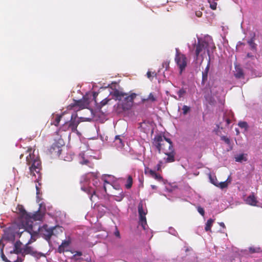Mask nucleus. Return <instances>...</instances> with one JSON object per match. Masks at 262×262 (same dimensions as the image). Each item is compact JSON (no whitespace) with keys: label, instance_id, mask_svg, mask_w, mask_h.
Segmentation results:
<instances>
[{"label":"nucleus","instance_id":"7","mask_svg":"<svg viewBox=\"0 0 262 262\" xmlns=\"http://www.w3.org/2000/svg\"><path fill=\"white\" fill-rule=\"evenodd\" d=\"M174 60L180 70V74L181 75L187 66V58L184 54H182L177 51L174 58Z\"/></svg>","mask_w":262,"mask_h":262},{"label":"nucleus","instance_id":"22","mask_svg":"<svg viewBox=\"0 0 262 262\" xmlns=\"http://www.w3.org/2000/svg\"><path fill=\"white\" fill-rule=\"evenodd\" d=\"M156 100L157 97H156V96L152 93H150L147 98H142L141 101L142 102L144 103L145 102L148 101L154 102H155Z\"/></svg>","mask_w":262,"mask_h":262},{"label":"nucleus","instance_id":"57","mask_svg":"<svg viewBox=\"0 0 262 262\" xmlns=\"http://www.w3.org/2000/svg\"><path fill=\"white\" fill-rule=\"evenodd\" d=\"M95 179H96V181H95V180H93V181H95L94 182L95 183H97V179H96V178H95Z\"/></svg>","mask_w":262,"mask_h":262},{"label":"nucleus","instance_id":"51","mask_svg":"<svg viewBox=\"0 0 262 262\" xmlns=\"http://www.w3.org/2000/svg\"><path fill=\"white\" fill-rule=\"evenodd\" d=\"M23 259L20 257H17V258L15 260L17 262H22Z\"/></svg>","mask_w":262,"mask_h":262},{"label":"nucleus","instance_id":"53","mask_svg":"<svg viewBox=\"0 0 262 262\" xmlns=\"http://www.w3.org/2000/svg\"><path fill=\"white\" fill-rule=\"evenodd\" d=\"M117 201H121L122 200V198H117V199H116Z\"/></svg>","mask_w":262,"mask_h":262},{"label":"nucleus","instance_id":"23","mask_svg":"<svg viewBox=\"0 0 262 262\" xmlns=\"http://www.w3.org/2000/svg\"><path fill=\"white\" fill-rule=\"evenodd\" d=\"M62 117V115H54L52 118L53 120L52 121L51 124H54L55 126H58Z\"/></svg>","mask_w":262,"mask_h":262},{"label":"nucleus","instance_id":"59","mask_svg":"<svg viewBox=\"0 0 262 262\" xmlns=\"http://www.w3.org/2000/svg\"><path fill=\"white\" fill-rule=\"evenodd\" d=\"M152 187L153 188H156V186H154V185H152Z\"/></svg>","mask_w":262,"mask_h":262},{"label":"nucleus","instance_id":"18","mask_svg":"<svg viewBox=\"0 0 262 262\" xmlns=\"http://www.w3.org/2000/svg\"><path fill=\"white\" fill-rule=\"evenodd\" d=\"M210 68V61L208 62L205 69L202 72V83L204 84L208 79V74Z\"/></svg>","mask_w":262,"mask_h":262},{"label":"nucleus","instance_id":"8","mask_svg":"<svg viewBox=\"0 0 262 262\" xmlns=\"http://www.w3.org/2000/svg\"><path fill=\"white\" fill-rule=\"evenodd\" d=\"M56 227H50L47 225H43L41 227L37 229L38 233L47 241H50L51 236L54 235V230L56 229Z\"/></svg>","mask_w":262,"mask_h":262},{"label":"nucleus","instance_id":"33","mask_svg":"<svg viewBox=\"0 0 262 262\" xmlns=\"http://www.w3.org/2000/svg\"><path fill=\"white\" fill-rule=\"evenodd\" d=\"M116 144H119V146L122 147L124 146V144L122 142V139L120 138V136H116L115 137V140Z\"/></svg>","mask_w":262,"mask_h":262},{"label":"nucleus","instance_id":"21","mask_svg":"<svg viewBox=\"0 0 262 262\" xmlns=\"http://www.w3.org/2000/svg\"><path fill=\"white\" fill-rule=\"evenodd\" d=\"M70 244V242L68 241H64L62 242L61 244L59 246L58 248V252L60 253H63L65 251V249L68 247Z\"/></svg>","mask_w":262,"mask_h":262},{"label":"nucleus","instance_id":"49","mask_svg":"<svg viewBox=\"0 0 262 262\" xmlns=\"http://www.w3.org/2000/svg\"><path fill=\"white\" fill-rule=\"evenodd\" d=\"M2 258L3 260L4 261H5V262H7V261H8V260H9L7 259V258L5 256V255H4V254L3 253L2 254Z\"/></svg>","mask_w":262,"mask_h":262},{"label":"nucleus","instance_id":"26","mask_svg":"<svg viewBox=\"0 0 262 262\" xmlns=\"http://www.w3.org/2000/svg\"><path fill=\"white\" fill-rule=\"evenodd\" d=\"M247 42L250 46V49L256 53L257 51V45L254 42V38H252L248 40Z\"/></svg>","mask_w":262,"mask_h":262},{"label":"nucleus","instance_id":"35","mask_svg":"<svg viewBox=\"0 0 262 262\" xmlns=\"http://www.w3.org/2000/svg\"><path fill=\"white\" fill-rule=\"evenodd\" d=\"M183 114L186 115L190 111V107L187 105H184L182 107Z\"/></svg>","mask_w":262,"mask_h":262},{"label":"nucleus","instance_id":"15","mask_svg":"<svg viewBox=\"0 0 262 262\" xmlns=\"http://www.w3.org/2000/svg\"><path fill=\"white\" fill-rule=\"evenodd\" d=\"M89 105L88 100L81 99L79 100L75 101L74 103L72 105L73 107L77 106L79 110L85 108Z\"/></svg>","mask_w":262,"mask_h":262},{"label":"nucleus","instance_id":"48","mask_svg":"<svg viewBox=\"0 0 262 262\" xmlns=\"http://www.w3.org/2000/svg\"><path fill=\"white\" fill-rule=\"evenodd\" d=\"M88 176H93L94 178L97 177V173H94V172H91L88 174Z\"/></svg>","mask_w":262,"mask_h":262},{"label":"nucleus","instance_id":"32","mask_svg":"<svg viewBox=\"0 0 262 262\" xmlns=\"http://www.w3.org/2000/svg\"><path fill=\"white\" fill-rule=\"evenodd\" d=\"M238 125L241 128H244L246 130H247L248 128V123L245 121H240L238 123Z\"/></svg>","mask_w":262,"mask_h":262},{"label":"nucleus","instance_id":"16","mask_svg":"<svg viewBox=\"0 0 262 262\" xmlns=\"http://www.w3.org/2000/svg\"><path fill=\"white\" fill-rule=\"evenodd\" d=\"M164 154L167 156V157L164 159L166 163H171L175 161V152L174 150L169 151H165Z\"/></svg>","mask_w":262,"mask_h":262},{"label":"nucleus","instance_id":"44","mask_svg":"<svg viewBox=\"0 0 262 262\" xmlns=\"http://www.w3.org/2000/svg\"><path fill=\"white\" fill-rule=\"evenodd\" d=\"M114 235L118 237V238H120V232L117 228V226H115V232H114Z\"/></svg>","mask_w":262,"mask_h":262},{"label":"nucleus","instance_id":"28","mask_svg":"<svg viewBox=\"0 0 262 262\" xmlns=\"http://www.w3.org/2000/svg\"><path fill=\"white\" fill-rule=\"evenodd\" d=\"M213 222L214 220L212 219H210L207 221L205 227V229L206 231H211V228Z\"/></svg>","mask_w":262,"mask_h":262},{"label":"nucleus","instance_id":"38","mask_svg":"<svg viewBox=\"0 0 262 262\" xmlns=\"http://www.w3.org/2000/svg\"><path fill=\"white\" fill-rule=\"evenodd\" d=\"M210 179L211 182L213 184H214L216 186H217V184H216V183H219V181H217V180L215 177H212L210 175Z\"/></svg>","mask_w":262,"mask_h":262},{"label":"nucleus","instance_id":"20","mask_svg":"<svg viewBox=\"0 0 262 262\" xmlns=\"http://www.w3.org/2000/svg\"><path fill=\"white\" fill-rule=\"evenodd\" d=\"M133 178H132V176L128 175L127 176L126 180H125V181L124 182V186H125V188H126L127 189H130L133 185Z\"/></svg>","mask_w":262,"mask_h":262},{"label":"nucleus","instance_id":"30","mask_svg":"<svg viewBox=\"0 0 262 262\" xmlns=\"http://www.w3.org/2000/svg\"><path fill=\"white\" fill-rule=\"evenodd\" d=\"M235 76L237 78H241L244 77V73L242 69H238L236 70V73L234 74Z\"/></svg>","mask_w":262,"mask_h":262},{"label":"nucleus","instance_id":"4","mask_svg":"<svg viewBox=\"0 0 262 262\" xmlns=\"http://www.w3.org/2000/svg\"><path fill=\"white\" fill-rule=\"evenodd\" d=\"M14 212L18 215L16 221L17 225L20 224L24 226L31 225V222L29 221L30 219L29 214L27 212L23 205L18 204Z\"/></svg>","mask_w":262,"mask_h":262},{"label":"nucleus","instance_id":"25","mask_svg":"<svg viewBox=\"0 0 262 262\" xmlns=\"http://www.w3.org/2000/svg\"><path fill=\"white\" fill-rule=\"evenodd\" d=\"M30 244H27V243H26L25 246L23 247V250L22 252L21 255L24 256L25 255L30 254L32 252V247L29 246Z\"/></svg>","mask_w":262,"mask_h":262},{"label":"nucleus","instance_id":"17","mask_svg":"<svg viewBox=\"0 0 262 262\" xmlns=\"http://www.w3.org/2000/svg\"><path fill=\"white\" fill-rule=\"evenodd\" d=\"M103 188H104L106 194L107 195V196H117L116 195H112V194H109L107 192V188L110 190H111L112 189H114L115 188H114V186L110 182H108V181H107L105 180H104Z\"/></svg>","mask_w":262,"mask_h":262},{"label":"nucleus","instance_id":"45","mask_svg":"<svg viewBox=\"0 0 262 262\" xmlns=\"http://www.w3.org/2000/svg\"><path fill=\"white\" fill-rule=\"evenodd\" d=\"M80 163L83 165V164H90V162L89 161H88V160H85V159H83L82 161H80Z\"/></svg>","mask_w":262,"mask_h":262},{"label":"nucleus","instance_id":"36","mask_svg":"<svg viewBox=\"0 0 262 262\" xmlns=\"http://www.w3.org/2000/svg\"><path fill=\"white\" fill-rule=\"evenodd\" d=\"M260 248L250 247L249 251L250 253H258L260 252Z\"/></svg>","mask_w":262,"mask_h":262},{"label":"nucleus","instance_id":"12","mask_svg":"<svg viewBox=\"0 0 262 262\" xmlns=\"http://www.w3.org/2000/svg\"><path fill=\"white\" fill-rule=\"evenodd\" d=\"M50 152L55 156H59L61 153V147L57 142L54 143L49 149Z\"/></svg>","mask_w":262,"mask_h":262},{"label":"nucleus","instance_id":"29","mask_svg":"<svg viewBox=\"0 0 262 262\" xmlns=\"http://www.w3.org/2000/svg\"><path fill=\"white\" fill-rule=\"evenodd\" d=\"M227 180H227L226 181H224V182L216 183V184H217V187H219L222 189H224L225 188L227 187V186L228 185V183L230 182H227Z\"/></svg>","mask_w":262,"mask_h":262},{"label":"nucleus","instance_id":"46","mask_svg":"<svg viewBox=\"0 0 262 262\" xmlns=\"http://www.w3.org/2000/svg\"><path fill=\"white\" fill-rule=\"evenodd\" d=\"M246 56L247 58H250L252 59H254V58L255 57V56L254 55H252V54H251L250 53H248Z\"/></svg>","mask_w":262,"mask_h":262},{"label":"nucleus","instance_id":"39","mask_svg":"<svg viewBox=\"0 0 262 262\" xmlns=\"http://www.w3.org/2000/svg\"><path fill=\"white\" fill-rule=\"evenodd\" d=\"M221 140L224 141L227 144H230V139L226 136H222Z\"/></svg>","mask_w":262,"mask_h":262},{"label":"nucleus","instance_id":"5","mask_svg":"<svg viewBox=\"0 0 262 262\" xmlns=\"http://www.w3.org/2000/svg\"><path fill=\"white\" fill-rule=\"evenodd\" d=\"M19 231L16 233L17 235L21 239L22 242L27 243V244H31V233H32V227H24L20 224L17 225Z\"/></svg>","mask_w":262,"mask_h":262},{"label":"nucleus","instance_id":"37","mask_svg":"<svg viewBox=\"0 0 262 262\" xmlns=\"http://www.w3.org/2000/svg\"><path fill=\"white\" fill-rule=\"evenodd\" d=\"M208 2L210 4V7L212 10H215L216 9L217 3L215 2H211L210 0H208Z\"/></svg>","mask_w":262,"mask_h":262},{"label":"nucleus","instance_id":"52","mask_svg":"<svg viewBox=\"0 0 262 262\" xmlns=\"http://www.w3.org/2000/svg\"><path fill=\"white\" fill-rule=\"evenodd\" d=\"M220 225L221 227H223V228H225V225L224 223H223V222L220 223Z\"/></svg>","mask_w":262,"mask_h":262},{"label":"nucleus","instance_id":"10","mask_svg":"<svg viewBox=\"0 0 262 262\" xmlns=\"http://www.w3.org/2000/svg\"><path fill=\"white\" fill-rule=\"evenodd\" d=\"M30 219H29V221L31 222V225H26L27 227H31L33 228V221H41L43 216V214L39 210L35 212L34 213H29ZM26 227V226H24Z\"/></svg>","mask_w":262,"mask_h":262},{"label":"nucleus","instance_id":"34","mask_svg":"<svg viewBox=\"0 0 262 262\" xmlns=\"http://www.w3.org/2000/svg\"><path fill=\"white\" fill-rule=\"evenodd\" d=\"M38 233L37 230L34 231L33 228H32V233H31V243L36 241V236L37 235Z\"/></svg>","mask_w":262,"mask_h":262},{"label":"nucleus","instance_id":"9","mask_svg":"<svg viewBox=\"0 0 262 262\" xmlns=\"http://www.w3.org/2000/svg\"><path fill=\"white\" fill-rule=\"evenodd\" d=\"M138 213L139 215V223L144 229H145L146 226L147 225V222L146 219V214L147 213V210H144L143 209V203L142 201H141L138 207Z\"/></svg>","mask_w":262,"mask_h":262},{"label":"nucleus","instance_id":"1","mask_svg":"<svg viewBox=\"0 0 262 262\" xmlns=\"http://www.w3.org/2000/svg\"><path fill=\"white\" fill-rule=\"evenodd\" d=\"M34 152V150H33L31 148L26 151V162L29 166L30 174L35 177V180L38 182L41 179V163L39 157Z\"/></svg>","mask_w":262,"mask_h":262},{"label":"nucleus","instance_id":"31","mask_svg":"<svg viewBox=\"0 0 262 262\" xmlns=\"http://www.w3.org/2000/svg\"><path fill=\"white\" fill-rule=\"evenodd\" d=\"M186 91L184 88L181 89L177 93L179 96V99L181 98L184 97V96L186 94Z\"/></svg>","mask_w":262,"mask_h":262},{"label":"nucleus","instance_id":"47","mask_svg":"<svg viewBox=\"0 0 262 262\" xmlns=\"http://www.w3.org/2000/svg\"><path fill=\"white\" fill-rule=\"evenodd\" d=\"M36 194L37 195L39 194H41V193L40 192V188L39 187V186L36 185Z\"/></svg>","mask_w":262,"mask_h":262},{"label":"nucleus","instance_id":"55","mask_svg":"<svg viewBox=\"0 0 262 262\" xmlns=\"http://www.w3.org/2000/svg\"><path fill=\"white\" fill-rule=\"evenodd\" d=\"M90 167H93L94 165L93 164H91L90 165H89Z\"/></svg>","mask_w":262,"mask_h":262},{"label":"nucleus","instance_id":"42","mask_svg":"<svg viewBox=\"0 0 262 262\" xmlns=\"http://www.w3.org/2000/svg\"><path fill=\"white\" fill-rule=\"evenodd\" d=\"M110 100L111 99H107V98H105V99H104L103 100H102L100 102L101 106H103L105 105H106Z\"/></svg>","mask_w":262,"mask_h":262},{"label":"nucleus","instance_id":"6","mask_svg":"<svg viewBox=\"0 0 262 262\" xmlns=\"http://www.w3.org/2000/svg\"><path fill=\"white\" fill-rule=\"evenodd\" d=\"M208 47V42L206 40L198 38V42L195 44V59L198 60L199 57L202 58V60L204 58V56L206 54V52L207 51L208 55H209V51L207 49Z\"/></svg>","mask_w":262,"mask_h":262},{"label":"nucleus","instance_id":"14","mask_svg":"<svg viewBox=\"0 0 262 262\" xmlns=\"http://www.w3.org/2000/svg\"><path fill=\"white\" fill-rule=\"evenodd\" d=\"M23 242L20 241H17L14 245V249L10 251V253H14L16 254H22L23 247H22Z\"/></svg>","mask_w":262,"mask_h":262},{"label":"nucleus","instance_id":"11","mask_svg":"<svg viewBox=\"0 0 262 262\" xmlns=\"http://www.w3.org/2000/svg\"><path fill=\"white\" fill-rule=\"evenodd\" d=\"M78 121H77L76 119H73V116H72L71 120L70 121L69 123H66L63 127L65 128L64 130H66L67 126H68V129H71L72 132H74L77 130V127L78 126Z\"/></svg>","mask_w":262,"mask_h":262},{"label":"nucleus","instance_id":"43","mask_svg":"<svg viewBox=\"0 0 262 262\" xmlns=\"http://www.w3.org/2000/svg\"><path fill=\"white\" fill-rule=\"evenodd\" d=\"M198 212L202 215L204 216L205 214L204 210L203 208L200 206H198L197 208Z\"/></svg>","mask_w":262,"mask_h":262},{"label":"nucleus","instance_id":"54","mask_svg":"<svg viewBox=\"0 0 262 262\" xmlns=\"http://www.w3.org/2000/svg\"><path fill=\"white\" fill-rule=\"evenodd\" d=\"M227 123L228 124H229L230 123V121L229 119H227Z\"/></svg>","mask_w":262,"mask_h":262},{"label":"nucleus","instance_id":"40","mask_svg":"<svg viewBox=\"0 0 262 262\" xmlns=\"http://www.w3.org/2000/svg\"><path fill=\"white\" fill-rule=\"evenodd\" d=\"M163 164L162 161H160L156 167V169L158 171H161V166Z\"/></svg>","mask_w":262,"mask_h":262},{"label":"nucleus","instance_id":"19","mask_svg":"<svg viewBox=\"0 0 262 262\" xmlns=\"http://www.w3.org/2000/svg\"><path fill=\"white\" fill-rule=\"evenodd\" d=\"M245 202L246 204L252 206H258L256 198H245Z\"/></svg>","mask_w":262,"mask_h":262},{"label":"nucleus","instance_id":"13","mask_svg":"<svg viewBox=\"0 0 262 262\" xmlns=\"http://www.w3.org/2000/svg\"><path fill=\"white\" fill-rule=\"evenodd\" d=\"M145 174H148L150 177L155 179L158 182H163V177L159 173L156 172L155 170H153L151 169L147 168L145 169Z\"/></svg>","mask_w":262,"mask_h":262},{"label":"nucleus","instance_id":"3","mask_svg":"<svg viewBox=\"0 0 262 262\" xmlns=\"http://www.w3.org/2000/svg\"><path fill=\"white\" fill-rule=\"evenodd\" d=\"M153 143L159 153L161 152V150L165 153V151H169L174 150L171 140L161 135H157L155 137Z\"/></svg>","mask_w":262,"mask_h":262},{"label":"nucleus","instance_id":"60","mask_svg":"<svg viewBox=\"0 0 262 262\" xmlns=\"http://www.w3.org/2000/svg\"><path fill=\"white\" fill-rule=\"evenodd\" d=\"M79 255H81V252H79V253L78 254Z\"/></svg>","mask_w":262,"mask_h":262},{"label":"nucleus","instance_id":"41","mask_svg":"<svg viewBox=\"0 0 262 262\" xmlns=\"http://www.w3.org/2000/svg\"><path fill=\"white\" fill-rule=\"evenodd\" d=\"M146 75H147V77L148 78L150 79V78H151L152 77H153V76H156L157 74H156L155 72H153L152 73H151V72H150V71H148V72H147Z\"/></svg>","mask_w":262,"mask_h":262},{"label":"nucleus","instance_id":"24","mask_svg":"<svg viewBox=\"0 0 262 262\" xmlns=\"http://www.w3.org/2000/svg\"><path fill=\"white\" fill-rule=\"evenodd\" d=\"M81 189L85 192L88 195H91V196H93L94 195H96V191L94 188L91 187H81Z\"/></svg>","mask_w":262,"mask_h":262},{"label":"nucleus","instance_id":"50","mask_svg":"<svg viewBox=\"0 0 262 262\" xmlns=\"http://www.w3.org/2000/svg\"><path fill=\"white\" fill-rule=\"evenodd\" d=\"M202 15V13L201 11H198L196 12V15L198 17H201Z\"/></svg>","mask_w":262,"mask_h":262},{"label":"nucleus","instance_id":"56","mask_svg":"<svg viewBox=\"0 0 262 262\" xmlns=\"http://www.w3.org/2000/svg\"><path fill=\"white\" fill-rule=\"evenodd\" d=\"M70 159L71 158H68L67 159H66V158L64 159V160L66 161H70Z\"/></svg>","mask_w":262,"mask_h":262},{"label":"nucleus","instance_id":"27","mask_svg":"<svg viewBox=\"0 0 262 262\" xmlns=\"http://www.w3.org/2000/svg\"><path fill=\"white\" fill-rule=\"evenodd\" d=\"M246 155L244 154H239L235 157V161L237 162H242L243 161H247V158Z\"/></svg>","mask_w":262,"mask_h":262},{"label":"nucleus","instance_id":"2","mask_svg":"<svg viewBox=\"0 0 262 262\" xmlns=\"http://www.w3.org/2000/svg\"><path fill=\"white\" fill-rule=\"evenodd\" d=\"M112 95L115 97L116 100L120 101L118 106L121 107L123 111H128L132 108L133 105L134 100L138 95L134 93H131L130 95H128L127 94L117 89L114 91L112 93Z\"/></svg>","mask_w":262,"mask_h":262},{"label":"nucleus","instance_id":"58","mask_svg":"<svg viewBox=\"0 0 262 262\" xmlns=\"http://www.w3.org/2000/svg\"><path fill=\"white\" fill-rule=\"evenodd\" d=\"M23 155H22V154H21V155L20 156V158L21 159V158L23 157Z\"/></svg>","mask_w":262,"mask_h":262}]
</instances>
